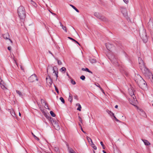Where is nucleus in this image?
<instances>
[{"label": "nucleus", "instance_id": "nucleus-52", "mask_svg": "<svg viewBox=\"0 0 153 153\" xmlns=\"http://www.w3.org/2000/svg\"><path fill=\"white\" fill-rule=\"evenodd\" d=\"M123 1L126 4H127L128 2V0H123Z\"/></svg>", "mask_w": 153, "mask_h": 153}, {"label": "nucleus", "instance_id": "nucleus-6", "mask_svg": "<svg viewBox=\"0 0 153 153\" xmlns=\"http://www.w3.org/2000/svg\"><path fill=\"white\" fill-rule=\"evenodd\" d=\"M38 80L37 76L35 74L32 75L28 78V80L30 82H33L35 80Z\"/></svg>", "mask_w": 153, "mask_h": 153}, {"label": "nucleus", "instance_id": "nucleus-27", "mask_svg": "<svg viewBox=\"0 0 153 153\" xmlns=\"http://www.w3.org/2000/svg\"><path fill=\"white\" fill-rule=\"evenodd\" d=\"M106 112L107 113L109 114L111 116H113L114 114L112 112L108 110H106Z\"/></svg>", "mask_w": 153, "mask_h": 153}, {"label": "nucleus", "instance_id": "nucleus-25", "mask_svg": "<svg viewBox=\"0 0 153 153\" xmlns=\"http://www.w3.org/2000/svg\"><path fill=\"white\" fill-rule=\"evenodd\" d=\"M76 106H78V107L77 108V110L79 111H81V106L80 104L79 103H77L76 104Z\"/></svg>", "mask_w": 153, "mask_h": 153}, {"label": "nucleus", "instance_id": "nucleus-30", "mask_svg": "<svg viewBox=\"0 0 153 153\" xmlns=\"http://www.w3.org/2000/svg\"><path fill=\"white\" fill-rule=\"evenodd\" d=\"M60 71L62 72H64L65 73L66 71V69L65 67H62L60 69Z\"/></svg>", "mask_w": 153, "mask_h": 153}, {"label": "nucleus", "instance_id": "nucleus-1", "mask_svg": "<svg viewBox=\"0 0 153 153\" xmlns=\"http://www.w3.org/2000/svg\"><path fill=\"white\" fill-rule=\"evenodd\" d=\"M18 13L20 19H23L25 16V12L24 8L22 6H20L18 9Z\"/></svg>", "mask_w": 153, "mask_h": 153}, {"label": "nucleus", "instance_id": "nucleus-12", "mask_svg": "<svg viewBox=\"0 0 153 153\" xmlns=\"http://www.w3.org/2000/svg\"><path fill=\"white\" fill-rule=\"evenodd\" d=\"M0 85L1 88L3 90L6 89L7 88L5 86V83L1 79V78L0 77Z\"/></svg>", "mask_w": 153, "mask_h": 153}, {"label": "nucleus", "instance_id": "nucleus-7", "mask_svg": "<svg viewBox=\"0 0 153 153\" xmlns=\"http://www.w3.org/2000/svg\"><path fill=\"white\" fill-rule=\"evenodd\" d=\"M94 15L97 17V18L100 19L106 22L107 21V19L105 18L104 16L100 15L99 13H94Z\"/></svg>", "mask_w": 153, "mask_h": 153}, {"label": "nucleus", "instance_id": "nucleus-20", "mask_svg": "<svg viewBox=\"0 0 153 153\" xmlns=\"http://www.w3.org/2000/svg\"><path fill=\"white\" fill-rule=\"evenodd\" d=\"M68 147V150L69 153H76L72 149L69 147L68 145H67Z\"/></svg>", "mask_w": 153, "mask_h": 153}, {"label": "nucleus", "instance_id": "nucleus-48", "mask_svg": "<svg viewBox=\"0 0 153 153\" xmlns=\"http://www.w3.org/2000/svg\"><path fill=\"white\" fill-rule=\"evenodd\" d=\"M114 118L115 119V120H116V121H117V122H119L120 121H119V120L118 119H117L116 117H115V116L114 115V116H113Z\"/></svg>", "mask_w": 153, "mask_h": 153}, {"label": "nucleus", "instance_id": "nucleus-22", "mask_svg": "<svg viewBox=\"0 0 153 153\" xmlns=\"http://www.w3.org/2000/svg\"><path fill=\"white\" fill-rule=\"evenodd\" d=\"M82 71H85L87 72H89V73L92 74V72L91 71L89 70V69L87 68H82Z\"/></svg>", "mask_w": 153, "mask_h": 153}, {"label": "nucleus", "instance_id": "nucleus-15", "mask_svg": "<svg viewBox=\"0 0 153 153\" xmlns=\"http://www.w3.org/2000/svg\"><path fill=\"white\" fill-rule=\"evenodd\" d=\"M3 38L5 39H9L10 35L7 32L5 34H3Z\"/></svg>", "mask_w": 153, "mask_h": 153}, {"label": "nucleus", "instance_id": "nucleus-60", "mask_svg": "<svg viewBox=\"0 0 153 153\" xmlns=\"http://www.w3.org/2000/svg\"><path fill=\"white\" fill-rule=\"evenodd\" d=\"M79 120L81 122V123H82V120H81V119H79Z\"/></svg>", "mask_w": 153, "mask_h": 153}, {"label": "nucleus", "instance_id": "nucleus-14", "mask_svg": "<svg viewBox=\"0 0 153 153\" xmlns=\"http://www.w3.org/2000/svg\"><path fill=\"white\" fill-rule=\"evenodd\" d=\"M129 93L131 97H132V98L134 99L135 100V99L136 97L134 96V92L131 89H129Z\"/></svg>", "mask_w": 153, "mask_h": 153}, {"label": "nucleus", "instance_id": "nucleus-2", "mask_svg": "<svg viewBox=\"0 0 153 153\" xmlns=\"http://www.w3.org/2000/svg\"><path fill=\"white\" fill-rule=\"evenodd\" d=\"M109 58L111 62L114 65L116 66H119L120 65L118 60L117 59L114 55H111L110 56H109Z\"/></svg>", "mask_w": 153, "mask_h": 153}, {"label": "nucleus", "instance_id": "nucleus-58", "mask_svg": "<svg viewBox=\"0 0 153 153\" xmlns=\"http://www.w3.org/2000/svg\"><path fill=\"white\" fill-rule=\"evenodd\" d=\"M79 127H80V128L82 127L80 123H79Z\"/></svg>", "mask_w": 153, "mask_h": 153}, {"label": "nucleus", "instance_id": "nucleus-32", "mask_svg": "<svg viewBox=\"0 0 153 153\" xmlns=\"http://www.w3.org/2000/svg\"><path fill=\"white\" fill-rule=\"evenodd\" d=\"M139 64H142L144 62L143 60H142L141 58H138Z\"/></svg>", "mask_w": 153, "mask_h": 153}, {"label": "nucleus", "instance_id": "nucleus-19", "mask_svg": "<svg viewBox=\"0 0 153 153\" xmlns=\"http://www.w3.org/2000/svg\"><path fill=\"white\" fill-rule=\"evenodd\" d=\"M42 113L43 114L44 116L46 117L49 120H52L53 118L51 117L50 116L49 114H48V115L44 111L42 112Z\"/></svg>", "mask_w": 153, "mask_h": 153}, {"label": "nucleus", "instance_id": "nucleus-10", "mask_svg": "<svg viewBox=\"0 0 153 153\" xmlns=\"http://www.w3.org/2000/svg\"><path fill=\"white\" fill-rule=\"evenodd\" d=\"M46 79L48 85L49 86H51L52 83V80L50 76H49L48 78L47 77L46 78Z\"/></svg>", "mask_w": 153, "mask_h": 153}, {"label": "nucleus", "instance_id": "nucleus-44", "mask_svg": "<svg viewBox=\"0 0 153 153\" xmlns=\"http://www.w3.org/2000/svg\"><path fill=\"white\" fill-rule=\"evenodd\" d=\"M71 83L73 85H75L76 84V82L73 79H71Z\"/></svg>", "mask_w": 153, "mask_h": 153}, {"label": "nucleus", "instance_id": "nucleus-47", "mask_svg": "<svg viewBox=\"0 0 153 153\" xmlns=\"http://www.w3.org/2000/svg\"><path fill=\"white\" fill-rule=\"evenodd\" d=\"M95 85L97 86L98 87L100 88H101V87H100V85H99V83H97L95 84Z\"/></svg>", "mask_w": 153, "mask_h": 153}, {"label": "nucleus", "instance_id": "nucleus-8", "mask_svg": "<svg viewBox=\"0 0 153 153\" xmlns=\"http://www.w3.org/2000/svg\"><path fill=\"white\" fill-rule=\"evenodd\" d=\"M147 26L149 29L151 30H153V21L152 20L150 19L149 22L148 23Z\"/></svg>", "mask_w": 153, "mask_h": 153}, {"label": "nucleus", "instance_id": "nucleus-4", "mask_svg": "<svg viewBox=\"0 0 153 153\" xmlns=\"http://www.w3.org/2000/svg\"><path fill=\"white\" fill-rule=\"evenodd\" d=\"M51 122L53 127L56 130L59 131L60 130V127L57 122L53 119L51 120Z\"/></svg>", "mask_w": 153, "mask_h": 153}, {"label": "nucleus", "instance_id": "nucleus-59", "mask_svg": "<svg viewBox=\"0 0 153 153\" xmlns=\"http://www.w3.org/2000/svg\"><path fill=\"white\" fill-rule=\"evenodd\" d=\"M118 105H115V108H118Z\"/></svg>", "mask_w": 153, "mask_h": 153}, {"label": "nucleus", "instance_id": "nucleus-33", "mask_svg": "<svg viewBox=\"0 0 153 153\" xmlns=\"http://www.w3.org/2000/svg\"><path fill=\"white\" fill-rule=\"evenodd\" d=\"M31 134H32L33 136L34 137V138L36 140H37V141H39V138H38V137H37L33 133V132H32L31 133Z\"/></svg>", "mask_w": 153, "mask_h": 153}, {"label": "nucleus", "instance_id": "nucleus-45", "mask_svg": "<svg viewBox=\"0 0 153 153\" xmlns=\"http://www.w3.org/2000/svg\"><path fill=\"white\" fill-rule=\"evenodd\" d=\"M54 87H55V90L56 91V92L58 93V94H59V90L58 89V88H57V87L55 86L54 85Z\"/></svg>", "mask_w": 153, "mask_h": 153}, {"label": "nucleus", "instance_id": "nucleus-18", "mask_svg": "<svg viewBox=\"0 0 153 153\" xmlns=\"http://www.w3.org/2000/svg\"><path fill=\"white\" fill-rule=\"evenodd\" d=\"M42 113L43 114L44 116L46 117L49 120H52L53 118L51 117L50 116L49 114H48V115L44 111L42 112Z\"/></svg>", "mask_w": 153, "mask_h": 153}, {"label": "nucleus", "instance_id": "nucleus-42", "mask_svg": "<svg viewBox=\"0 0 153 153\" xmlns=\"http://www.w3.org/2000/svg\"><path fill=\"white\" fill-rule=\"evenodd\" d=\"M80 78L82 80H84L85 79V77L84 76L82 75L80 76Z\"/></svg>", "mask_w": 153, "mask_h": 153}, {"label": "nucleus", "instance_id": "nucleus-34", "mask_svg": "<svg viewBox=\"0 0 153 153\" xmlns=\"http://www.w3.org/2000/svg\"><path fill=\"white\" fill-rule=\"evenodd\" d=\"M54 150L57 153H59V150L58 147H55L54 148Z\"/></svg>", "mask_w": 153, "mask_h": 153}, {"label": "nucleus", "instance_id": "nucleus-46", "mask_svg": "<svg viewBox=\"0 0 153 153\" xmlns=\"http://www.w3.org/2000/svg\"><path fill=\"white\" fill-rule=\"evenodd\" d=\"M57 62H58V65H62V63L61 61H60V60H58V59H57Z\"/></svg>", "mask_w": 153, "mask_h": 153}, {"label": "nucleus", "instance_id": "nucleus-23", "mask_svg": "<svg viewBox=\"0 0 153 153\" xmlns=\"http://www.w3.org/2000/svg\"><path fill=\"white\" fill-rule=\"evenodd\" d=\"M89 60L90 62L92 63H96L97 62V60L95 59L91 58L89 59Z\"/></svg>", "mask_w": 153, "mask_h": 153}, {"label": "nucleus", "instance_id": "nucleus-24", "mask_svg": "<svg viewBox=\"0 0 153 153\" xmlns=\"http://www.w3.org/2000/svg\"><path fill=\"white\" fill-rule=\"evenodd\" d=\"M59 23L60 24V25L62 27V29L65 30V31L66 32H67V29H66V27L65 26H64L61 22H60Z\"/></svg>", "mask_w": 153, "mask_h": 153}, {"label": "nucleus", "instance_id": "nucleus-3", "mask_svg": "<svg viewBox=\"0 0 153 153\" xmlns=\"http://www.w3.org/2000/svg\"><path fill=\"white\" fill-rule=\"evenodd\" d=\"M139 34L141 38L142 39L143 42L145 43H146L148 41V39L146 31L145 30H143L140 32Z\"/></svg>", "mask_w": 153, "mask_h": 153}, {"label": "nucleus", "instance_id": "nucleus-38", "mask_svg": "<svg viewBox=\"0 0 153 153\" xmlns=\"http://www.w3.org/2000/svg\"><path fill=\"white\" fill-rule=\"evenodd\" d=\"M139 64V67L140 68H142L143 67V66H145V64L144 62H143V63L142 64Z\"/></svg>", "mask_w": 153, "mask_h": 153}, {"label": "nucleus", "instance_id": "nucleus-11", "mask_svg": "<svg viewBox=\"0 0 153 153\" xmlns=\"http://www.w3.org/2000/svg\"><path fill=\"white\" fill-rule=\"evenodd\" d=\"M53 73L55 74L56 77V79H57V78L58 77V68L56 66H54L53 67Z\"/></svg>", "mask_w": 153, "mask_h": 153}, {"label": "nucleus", "instance_id": "nucleus-43", "mask_svg": "<svg viewBox=\"0 0 153 153\" xmlns=\"http://www.w3.org/2000/svg\"><path fill=\"white\" fill-rule=\"evenodd\" d=\"M100 143L101 145L102 146L103 149H105V147L104 145L103 144V142L101 141L100 142Z\"/></svg>", "mask_w": 153, "mask_h": 153}, {"label": "nucleus", "instance_id": "nucleus-54", "mask_svg": "<svg viewBox=\"0 0 153 153\" xmlns=\"http://www.w3.org/2000/svg\"><path fill=\"white\" fill-rule=\"evenodd\" d=\"M7 49L8 50H9V51H10L11 50V47H10V46H9L7 47Z\"/></svg>", "mask_w": 153, "mask_h": 153}, {"label": "nucleus", "instance_id": "nucleus-31", "mask_svg": "<svg viewBox=\"0 0 153 153\" xmlns=\"http://www.w3.org/2000/svg\"><path fill=\"white\" fill-rule=\"evenodd\" d=\"M70 6L74 9L77 12H79V10L74 5L71 4Z\"/></svg>", "mask_w": 153, "mask_h": 153}, {"label": "nucleus", "instance_id": "nucleus-26", "mask_svg": "<svg viewBox=\"0 0 153 153\" xmlns=\"http://www.w3.org/2000/svg\"><path fill=\"white\" fill-rule=\"evenodd\" d=\"M68 38L73 41L74 42H75L76 43H77L78 44L79 46H80V45L79 44V43L76 41L74 39H73L71 37H68Z\"/></svg>", "mask_w": 153, "mask_h": 153}, {"label": "nucleus", "instance_id": "nucleus-62", "mask_svg": "<svg viewBox=\"0 0 153 153\" xmlns=\"http://www.w3.org/2000/svg\"><path fill=\"white\" fill-rule=\"evenodd\" d=\"M19 115L20 116H21V113H20V112H19Z\"/></svg>", "mask_w": 153, "mask_h": 153}, {"label": "nucleus", "instance_id": "nucleus-16", "mask_svg": "<svg viewBox=\"0 0 153 153\" xmlns=\"http://www.w3.org/2000/svg\"><path fill=\"white\" fill-rule=\"evenodd\" d=\"M53 67H52L51 65H48L47 68V72L48 74L49 71H53Z\"/></svg>", "mask_w": 153, "mask_h": 153}, {"label": "nucleus", "instance_id": "nucleus-36", "mask_svg": "<svg viewBox=\"0 0 153 153\" xmlns=\"http://www.w3.org/2000/svg\"><path fill=\"white\" fill-rule=\"evenodd\" d=\"M16 92L17 93V94H18L19 95V96H22V94L20 91H19V90H16Z\"/></svg>", "mask_w": 153, "mask_h": 153}, {"label": "nucleus", "instance_id": "nucleus-29", "mask_svg": "<svg viewBox=\"0 0 153 153\" xmlns=\"http://www.w3.org/2000/svg\"><path fill=\"white\" fill-rule=\"evenodd\" d=\"M69 94H70V95L69 96V97L68 98V100L69 101H70V102H72V100H73L72 97L70 93H69Z\"/></svg>", "mask_w": 153, "mask_h": 153}, {"label": "nucleus", "instance_id": "nucleus-39", "mask_svg": "<svg viewBox=\"0 0 153 153\" xmlns=\"http://www.w3.org/2000/svg\"><path fill=\"white\" fill-rule=\"evenodd\" d=\"M87 139L89 142H90V141L91 143H92V141L90 138L88 137H87Z\"/></svg>", "mask_w": 153, "mask_h": 153}, {"label": "nucleus", "instance_id": "nucleus-40", "mask_svg": "<svg viewBox=\"0 0 153 153\" xmlns=\"http://www.w3.org/2000/svg\"><path fill=\"white\" fill-rule=\"evenodd\" d=\"M60 100L61 101V102L63 103H65V100H64V99H63V98L62 97H60Z\"/></svg>", "mask_w": 153, "mask_h": 153}, {"label": "nucleus", "instance_id": "nucleus-63", "mask_svg": "<svg viewBox=\"0 0 153 153\" xmlns=\"http://www.w3.org/2000/svg\"><path fill=\"white\" fill-rule=\"evenodd\" d=\"M81 128V130H82V131H83V129H82V127H81V128Z\"/></svg>", "mask_w": 153, "mask_h": 153}, {"label": "nucleus", "instance_id": "nucleus-5", "mask_svg": "<svg viewBox=\"0 0 153 153\" xmlns=\"http://www.w3.org/2000/svg\"><path fill=\"white\" fill-rule=\"evenodd\" d=\"M134 79L135 82L138 84L143 79L140 75L135 74Z\"/></svg>", "mask_w": 153, "mask_h": 153}, {"label": "nucleus", "instance_id": "nucleus-53", "mask_svg": "<svg viewBox=\"0 0 153 153\" xmlns=\"http://www.w3.org/2000/svg\"><path fill=\"white\" fill-rule=\"evenodd\" d=\"M100 90L101 91H102V92H103L104 94V90H103V89L101 88V87L100 88Z\"/></svg>", "mask_w": 153, "mask_h": 153}, {"label": "nucleus", "instance_id": "nucleus-9", "mask_svg": "<svg viewBox=\"0 0 153 153\" xmlns=\"http://www.w3.org/2000/svg\"><path fill=\"white\" fill-rule=\"evenodd\" d=\"M140 69L143 73L144 74H146L149 72L148 69L146 68L145 66H143V67Z\"/></svg>", "mask_w": 153, "mask_h": 153}, {"label": "nucleus", "instance_id": "nucleus-61", "mask_svg": "<svg viewBox=\"0 0 153 153\" xmlns=\"http://www.w3.org/2000/svg\"><path fill=\"white\" fill-rule=\"evenodd\" d=\"M102 152H103V153H106L105 151L104 150H103Z\"/></svg>", "mask_w": 153, "mask_h": 153}, {"label": "nucleus", "instance_id": "nucleus-13", "mask_svg": "<svg viewBox=\"0 0 153 153\" xmlns=\"http://www.w3.org/2000/svg\"><path fill=\"white\" fill-rule=\"evenodd\" d=\"M138 85L139 87H142L145 86L146 85V82L143 79L138 84Z\"/></svg>", "mask_w": 153, "mask_h": 153}, {"label": "nucleus", "instance_id": "nucleus-41", "mask_svg": "<svg viewBox=\"0 0 153 153\" xmlns=\"http://www.w3.org/2000/svg\"><path fill=\"white\" fill-rule=\"evenodd\" d=\"M41 101L42 103H43L45 104V106H46V103L44 100L41 99Z\"/></svg>", "mask_w": 153, "mask_h": 153}, {"label": "nucleus", "instance_id": "nucleus-37", "mask_svg": "<svg viewBox=\"0 0 153 153\" xmlns=\"http://www.w3.org/2000/svg\"><path fill=\"white\" fill-rule=\"evenodd\" d=\"M92 143V144H91V146L92 147V148L94 149H95V150L97 149V148L96 146L94 145V144L93 143V142H92V143Z\"/></svg>", "mask_w": 153, "mask_h": 153}, {"label": "nucleus", "instance_id": "nucleus-50", "mask_svg": "<svg viewBox=\"0 0 153 153\" xmlns=\"http://www.w3.org/2000/svg\"><path fill=\"white\" fill-rule=\"evenodd\" d=\"M74 98L75 99L78 100V97L77 95H75L74 96Z\"/></svg>", "mask_w": 153, "mask_h": 153}, {"label": "nucleus", "instance_id": "nucleus-57", "mask_svg": "<svg viewBox=\"0 0 153 153\" xmlns=\"http://www.w3.org/2000/svg\"><path fill=\"white\" fill-rule=\"evenodd\" d=\"M48 52H49V53L50 54H51L52 56H53V54H52V53L51 52V51H49Z\"/></svg>", "mask_w": 153, "mask_h": 153}, {"label": "nucleus", "instance_id": "nucleus-56", "mask_svg": "<svg viewBox=\"0 0 153 153\" xmlns=\"http://www.w3.org/2000/svg\"><path fill=\"white\" fill-rule=\"evenodd\" d=\"M45 108L47 109H49L48 107V104L46 103V106H45Z\"/></svg>", "mask_w": 153, "mask_h": 153}, {"label": "nucleus", "instance_id": "nucleus-51", "mask_svg": "<svg viewBox=\"0 0 153 153\" xmlns=\"http://www.w3.org/2000/svg\"><path fill=\"white\" fill-rule=\"evenodd\" d=\"M31 1L32 2L31 3L32 4H33L34 6L36 5V3L34 2L33 1Z\"/></svg>", "mask_w": 153, "mask_h": 153}, {"label": "nucleus", "instance_id": "nucleus-21", "mask_svg": "<svg viewBox=\"0 0 153 153\" xmlns=\"http://www.w3.org/2000/svg\"><path fill=\"white\" fill-rule=\"evenodd\" d=\"M145 144L146 146H149L150 145V143L146 140H142Z\"/></svg>", "mask_w": 153, "mask_h": 153}, {"label": "nucleus", "instance_id": "nucleus-55", "mask_svg": "<svg viewBox=\"0 0 153 153\" xmlns=\"http://www.w3.org/2000/svg\"><path fill=\"white\" fill-rule=\"evenodd\" d=\"M8 39L9 40V41H10V42L11 43V44L12 45H13V42L12 41V40H11L10 39Z\"/></svg>", "mask_w": 153, "mask_h": 153}, {"label": "nucleus", "instance_id": "nucleus-35", "mask_svg": "<svg viewBox=\"0 0 153 153\" xmlns=\"http://www.w3.org/2000/svg\"><path fill=\"white\" fill-rule=\"evenodd\" d=\"M50 114L51 116L53 117H55L56 116L55 114L52 111H50Z\"/></svg>", "mask_w": 153, "mask_h": 153}, {"label": "nucleus", "instance_id": "nucleus-28", "mask_svg": "<svg viewBox=\"0 0 153 153\" xmlns=\"http://www.w3.org/2000/svg\"><path fill=\"white\" fill-rule=\"evenodd\" d=\"M10 113L11 115L13 117H15L16 116V114L13 109L11 110L10 111Z\"/></svg>", "mask_w": 153, "mask_h": 153}, {"label": "nucleus", "instance_id": "nucleus-17", "mask_svg": "<svg viewBox=\"0 0 153 153\" xmlns=\"http://www.w3.org/2000/svg\"><path fill=\"white\" fill-rule=\"evenodd\" d=\"M105 45L107 49L109 51H110V48L113 46V45L110 44L109 43H106L105 44Z\"/></svg>", "mask_w": 153, "mask_h": 153}, {"label": "nucleus", "instance_id": "nucleus-64", "mask_svg": "<svg viewBox=\"0 0 153 153\" xmlns=\"http://www.w3.org/2000/svg\"><path fill=\"white\" fill-rule=\"evenodd\" d=\"M51 13L52 14H54V15H55V14H55V13H52V12H51Z\"/></svg>", "mask_w": 153, "mask_h": 153}, {"label": "nucleus", "instance_id": "nucleus-49", "mask_svg": "<svg viewBox=\"0 0 153 153\" xmlns=\"http://www.w3.org/2000/svg\"><path fill=\"white\" fill-rule=\"evenodd\" d=\"M114 153H121V152L119 150H116L114 151Z\"/></svg>", "mask_w": 153, "mask_h": 153}]
</instances>
